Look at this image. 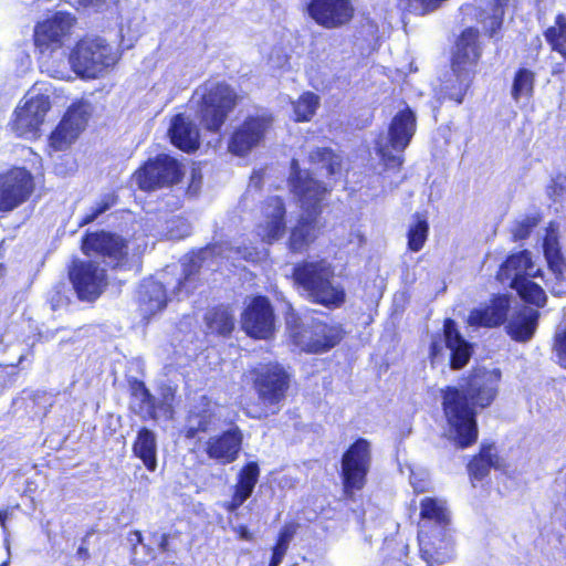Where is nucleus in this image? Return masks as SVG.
Segmentation results:
<instances>
[{
  "label": "nucleus",
  "instance_id": "1",
  "mask_svg": "<svg viewBox=\"0 0 566 566\" xmlns=\"http://www.w3.org/2000/svg\"><path fill=\"white\" fill-rule=\"evenodd\" d=\"M501 371L485 368L474 369L461 386L441 389V410L446 432L452 444L465 450L479 440L478 412L493 405L499 395Z\"/></svg>",
  "mask_w": 566,
  "mask_h": 566
},
{
  "label": "nucleus",
  "instance_id": "2",
  "mask_svg": "<svg viewBox=\"0 0 566 566\" xmlns=\"http://www.w3.org/2000/svg\"><path fill=\"white\" fill-rule=\"evenodd\" d=\"M291 280L313 304L335 310L346 302L344 286L335 282V268L325 259L296 262L292 269Z\"/></svg>",
  "mask_w": 566,
  "mask_h": 566
},
{
  "label": "nucleus",
  "instance_id": "3",
  "mask_svg": "<svg viewBox=\"0 0 566 566\" xmlns=\"http://www.w3.org/2000/svg\"><path fill=\"white\" fill-rule=\"evenodd\" d=\"M419 517L423 522L418 536L421 557L428 564L448 563L452 557V543L448 534L451 520L444 502L437 497H423Z\"/></svg>",
  "mask_w": 566,
  "mask_h": 566
},
{
  "label": "nucleus",
  "instance_id": "4",
  "mask_svg": "<svg viewBox=\"0 0 566 566\" xmlns=\"http://www.w3.org/2000/svg\"><path fill=\"white\" fill-rule=\"evenodd\" d=\"M284 321L287 342L301 353H327L345 337V331L339 323L312 318L305 324L292 304L286 305Z\"/></svg>",
  "mask_w": 566,
  "mask_h": 566
},
{
  "label": "nucleus",
  "instance_id": "5",
  "mask_svg": "<svg viewBox=\"0 0 566 566\" xmlns=\"http://www.w3.org/2000/svg\"><path fill=\"white\" fill-rule=\"evenodd\" d=\"M248 373L251 386L262 406L260 411L249 413V417L264 419L270 413H276L291 388L292 376L289 370L279 361H266L249 368Z\"/></svg>",
  "mask_w": 566,
  "mask_h": 566
},
{
  "label": "nucleus",
  "instance_id": "6",
  "mask_svg": "<svg viewBox=\"0 0 566 566\" xmlns=\"http://www.w3.org/2000/svg\"><path fill=\"white\" fill-rule=\"evenodd\" d=\"M197 101L196 117L209 134H219L241 102L237 90L226 81L205 82Z\"/></svg>",
  "mask_w": 566,
  "mask_h": 566
},
{
  "label": "nucleus",
  "instance_id": "7",
  "mask_svg": "<svg viewBox=\"0 0 566 566\" xmlns=\"http://www.w3.org/2000/svg\"><path fill=\"white\" fill-rule=\"evenodd\" d=\"M71 69L81 78H97L117 62L113 46L99 36L78 39L69 53Z\"/></svg>",
  "mask_w": 566,
  "mask_h": 566
},
{
  "label": "nucleus",
  "instance_id": "8",
  "mask_svg": "<svg viewBox=\"0 0 566 566\" xmlns=\"http://www.w3.org/2000/svg\"><path fill=\"white\" fill-rule=\"evenodd\" d=\"M371 446L365 438H357L340 458L342 495L354 501L357 492L365 489L371 467Z\"/></svg>",
  "mask_w": 566,
  "mask_h": 566
},
{
  "label": "nucleus",
  "instance_id": "9",
  "mask_svg": "<svg viewBox=\"0 0 566 566\" xmlns=\"http://www.w3.org/2000/svg\"><path fill=\"white\" fill-rule=\"evenodd\" d=\"M76 23L73 13L62 10L35 22L32 34L34 51L40 56L52 57L71 40Z\"/></svg>",
  "mask_w": 566,
  "mask_h": 566
},
{
  "label": "nucleus",
  "instance_id": "10",
  "mask_svg": "<svg viewBox=\"0 0 566 566\" xmlns=\"http://www.w3.org/2000/svg\"><path fill=\"white\" fill-rule=\"evenodd\" d=\"M182 164L168 154H157L146 159L133 174L132 180L144 192L170 188L182 181Z\"/></svg>",
  "mask_w": 566,
  "mask_h": 566
},
{
  "label": "nucleus",
  "instance_id": "11",
  "mask_svg": "<svg viewBox=\"0 0 566 566\" xmlns=\"http://www.w3.org/2000/svg\"><path fill=\"white\" fill-rule=\"evenodd\" d=\"M81 250L86 256L99 258L112 270L125 269L129 263V240L114 231H86Z\"/></svg>",
  "mask_w": 566,
  "mask_h": 566
},
{
  "label": "nucleus",
  "instance_id": "12",
  "mask_svg": "<svg viewBox=\"0 0 566 566\" xmlns=\"http://www.w3.org/2000/svg\"><path fill=\"white\" fill-rule=\"evenodd\" d=\"M274 125V115L269 112L248 114L231 130L227 149L238 157L248 156L264 144Z\"/></svg>",
  "mask_w": 566,
  "mask_h": 566
},
{
  "label": "nucleus",
  "instance_id": "13",
  "mask_svg": "<svg viewBox=\"0 0 566 566\" xmlns=\"http://www.w3.org/2000/svg\"><path fill=\"white\" fill-rule=\"evenodd\" d=\"M50 109L51 99L45 94L24 97L14 108L9 126L17 137L38 138Z\"/></svg>",
  "mask_w": 566,
  "mask_h": 566
},
{
  "label": "nucleus",
  "instance_id": "14",
  "mask_svg": "<svg viewBox=\"0 0 566 566\" xmlns=\"http://www.w3.org/2000/svg\"><path fill=\"white\" fill-rule=\"evenodd\" d=\"M274 307L265 295H254L240 315L241 329L247 336L258 340H269L276 332Z\"/></svg>",
  "mask_w": 566,
  "mask_h": 566
},
{
  "label": "nucleus",
  "instance_id": "15",
  "mask_svg": "<svg viewBox=\"0 0 566 566\" xmlns=\"http://www.w3.org/2000/svg\"><path fill=\"white\" fill-rule=\"evenodd\" d=\"M91 116V105L83 99L74 101L50 133L48 143L52 150L63 151L85 130Z\"/></svg>",
  "mask_w": 566,
  "mask_h": 566
},
{
  "label": "nucleus",
  "instance_id": "16",
  "mask_svg": "<svg viewBox=\"0 0 566 566\" xmlns=\"http://www.w3.org/2000/svg\"><path fill=\"white\" fill-rule=\"evenodd\" d=\"M482 56L480 31L476 28L468 27L455 38L450 67L455 77L473 80Z\"/></svg>",
  "mask_w": 566,
  "mask_h": 566
},
{
  "label": "nucleus",
  "instance_id": "17",
  "mask_svg": "<svg viewBox=\"0 0 566 566\" xmlns=\"http://www.w3.org/2000/svg\"><path fill=\"white\" fill-rule=\"evenodd\" d=\"M69 279L76 297L82 302H95L108 285L106 269L93 260H77L69 269Z\"/></svg>",
  "mask_w": 566,
  "mask_h": 566
},
{
  "label": "nucleus",
  "instance_id": "18",
  "mask_svg": "<svg viewBox=\"0 0 566 566\" xmlns=\"http://www.w3.org/2000/svg\"><path fill=\"white\" fill-rule=\"evenodd\" d=\"M35 190V178L25 167L0 172V212H10L27 202Z\"/></svg>",
  "mask_w": 566,
  "mask_h": 566
},
{
  "label": "nucleus",
  "instance_id": "19",
  "mask_svg": "<svg viewBox=\"0 0 566 566\" xmlns=\"http://www.w3.org/2000/svg\"><path fill=\"white\" fill-rule=\"evenodd\" d=\"M292 171L289 177L291 191L298 198L303 205V213L321 216L323 212V201L329 192L324 182L315 179L308 171L298 168L295 159L291 163Z\"/></svg>",
  "mask_w": 566,
  "mask_h": 566
},
{
  "label": "nucleus",
  "instance_id": "20",
  "mask_svg": "<svg viewBox=\"0 0 566 566\" xmlns=\"http://www.w3.org/2000/svg\"><path fill=\"white\" fill-rule=\"evenodd\" d=\"M305 11L317 25L326 30L348 25L356 13L352 0H310Z\"/></svg>",
  "mask_w": 566,
  "mask_h": 566
},
{
  "label": "nucleus",
  "instance_id": "21",
  "mask_svg": "<svg viewBox=\"0 0 566 566\" xmlns=\"http://www.w3.org/2000/svg\"><path fill=\"white\" fill-rule=\"evenodd\" d=\"M243 443V430L231 421L227 429L208 438L203 451L209 460L221 465H228L239 459Z\"/></svg>",
  "mask_w": 566,
  "mask_h": 566
},
{
  "label": "nucleus",
  "instance_id": "22",
  "mask_svg": "<svg viewBox=\"0 0 566 566\" xmlns=\"http://www.w3.org/2000/svg\"><path fill=\"white\" fill-rule=\"evenodd\" d=\"M261 221L256 224L261 242L272 245L286 232V205L282 197H266L260 207Z\"/></svg>",
  "mask_w": 566,
  "mask_h": 566
},
{
  "label": "nucleus",
  "instance_id": "23",
  "mask_svg": "<svg viewBox=\"0 0 566 566\" xmlns=\"http://www.w3.org/2000/svg\"><path fill=\"white\" fill-rule=\"evenodd\" d=\"M511 311V296L505 293L492 294L488 303L473 308L468 323L473 327L495 328L506 323Z\"/></svg>",
  "mask_w": 566,
  "mask_h": 566
},
{
  "label": "nucleus",
  "instance_id": "24",
  "mask_svg": "<svg viewBox=\"0 0 566 566\" xmlns=\"http://www.w3.org/2000/svg\"><path fill=\"white\" fill-rule=\"evenodd\" d=\"M321 216L301 213L289 230L286 249L292 254H302L317 241L322 233Z\"/></svg>",
  "mask_w": 566,
  "mask_h": 566
},
{
  "label": "nucleus",
  "instance_id": "25",
  "mask_svg": "<svg viewBox=\"0 0 566 566\" xmlns=\"http://www.w3.org/2000/svg\"><path fill=\"white\" fill-rule=\"evenodd\" d=\"M203 400L206 401L193 406L186 413L185 423L179 432L186 441H201V436L209 433L216 427V411L207 397H203Z\"/></svg>",
  "mask_w": 566,
  "mask_h": 566
},
{
  "label": "nucleus",
  "instance_id": "26",
  "mask_svg": "<svg viewBox=\"0 0 566 566\" xmlns=\"http://www.w3.org/2000/svg\"><path fill=\"white\" fill-rule=\"evenodd\" d=\"M261 474L256 461L245 462L239 470L235 483L232 486L231 495L222 505L224 511L233 513L238 511L253 494Z\"/></svg>",
  "mask_w": 566,
  "mask_h": 566
},
{
  "label": "nucleus",
  "instance_id": "27",
  "mask_svg": "<svg viewBox=\"0 0 566 566\" xmlns=\"http://www.w3.org/2000/svg\"><path fill=\"white\" fill-rule=\"evenodd\" d=\"M532 254L528 250L510 254L500 265L496 272V279L501 282L510 281L514 284L515 280L543 276L541 270H533Z\"/></svg>",
  "mask_w": 566,
  "mask_h": 566
},
{
  "label": "nucleus",
  "instance_id": "28",
  "mask_svg": "<svg viewBox=\"0 0 566 566\" xmlns=\"http://www.w3.org/2000/svg\"><path fill=\"white\" fill-rule=\"evenodd\" d=\"M170 143L179 150L191 154L200 147V134L196 125L182 113L176 114L169 127Z\"/></svg>",
  "mask_w": 566,
  "mask_h": 566
},
{
  "label": "nucleus",
  "instance_id": "29",
  "mask_svg": "<svg viewBox=\"0 0 566 566\" xmlns=\"http://www.w3.org/2000/svg\"><path fill=\"white\" fill-rule=\"evenodd\" d=\"M539 312L528 306L516 310L505 326L506 334L515 342L531 340L537 329Z\"/></svg>",
  "mask_w": 566,
  "mask_h": 566
},
{
  "label": "nucleus",
  "instance_id": "30",
  "mask_svg": "<svg viewBox=\"0 0 566 566\" xmlns=\"http://www.w3.org/2000/svg\"><path fill=\"white\" fill-rule=\"evenodd\" d=\"M417 128V119L413 111L406 106L391 119L388 127L390 145L403 150L411 142Z\"/></svg>",
  "mask_w": 566,
  "mask_h": 566
},
{
  "label": "nucleus",
  "instance_id": "31",
  "mask_svg": "<svg viewBox=\"0 0 566 566\" xmlns=\"http://www.w3.org/2000/svg\"><path fill=\"white\" fill-rule=\"evenodd\" d=\"M543 250L547 266L556 281V286H553V293L557 295L564 294L566 292V260L560 251L557 237L546 235Z\"/></svg>",
  "mask_w": 566,
  "mask_h": 566
},
{
  "label": "nucleus",
  "instance_id": "32",
  "mask_svg": "<svg viewBox=\"0 0 566 566\" xmlns=\"http://www.w3.org/2000/svg\"><path fill=\"white\" fill-rule=\"evenodd\" d=\"M210 334L229 337L235 328L237 319L230 304H217L207 310L203 316Z\"/></svg>",
  "mask_w": 566,
  "mask_h": 566
},
{
  "label": "nucleus",
  "instance_id": "33",
  "mask_svg": "<svg viewBox=\"0 0 566 566\" xmlns=\"http://www.w3.org/2000/svg\"><path fill=\"white\" fill-rule=\"evenodd\" d=\"M133 454L138 458L149 472L157 469L156 434L147 427H142L132 446Z\"/></svg>",
  "mask_w": 566,
  "mask_h": 566
},
{
  "label": "nucleus",
  "instance_id": "34",
  "mask_svg": "<svg viewBox=\"0 0 566 566\" xmlns=\"http://www.w3.org/2000/svg\"><path fill=\"white\" fill-rule=\"evenodd\" d=\"M494 450L493 443H482L480 446L479 452L468 463V472L471 479L482 481L490 474L491 469L501 468V458Z\"/></svg>",
  "mask_w": 566,
  "mask_h": 566
},
{
  "label": "nucleus",
  "instance_id": "35",
  "mask_svg": "<svg viewBox=\"0 0 566 566\" xmlns=\"http://www.w3.org/2000/svg\"><path fill=\"white\" fill-rule=\"evenodd\" d=\"M300 527L301 524L296 521H287L281 526L271 547V557L268 566L281 565L289 551L290 543L294 539Z\"/></svg>",
  "mask_w": 566,
  "mask_h": 566
},
{
  "label": "nucleus",
  "instance_id": "36",
  "mask_svg": "<svg viewBox=\"0 0 566 566\" xmlns=\"http://www.w3.org/2000/svg\"><path fill=\"white\" fill-rule=\"evenodd\" d=\"M138 302L143 319L146 322L167 306L165 291L157 284L140 291Z\"/></svg>",
  "mask_w": 566,
  "mask_h": 566
},
{
  "label": "nucleus",
  "instance_id": "37",
  "mask_svg": "<svg viewBox=\"0 0 566 566\" xmlns=\"http://www.w3.org/2000/svg\"><path fill=\"white\" fill-rule=\"evenodd\" d=\"M536 73L525 66L516 69L511 86V97L518 102L521 98L530 99L534 96Z\"/></svg>",
  "mask_w": 566,
  "mask_h": 566
},
{
  "label": "nucleus",
  "instance_id": "38",
  "mask_svg": "<svg viewBox=\"0 0 566 566\" xmlns=\"http://www.w3.org/2000/svg\"><path fill=\"white\" fill-rule=\"evenodd\" d=\"M543 35L551 51L558 53L566 62V14L557 13L554 24L546 28Z\"/></svg>",
  "mask_w": 566,
  "mask_h": 566
},
{
  "label": "nucleus",
  "instance_id": "39",
  "mask_svg": "<svg viewBox=\"0 0 566 566\" xmlns=\"http://www.w3.org/2000/svg\"><path fill=\"white\" fill-rule=\"evenodd\" d=\"M516 291L520 298L526 304L542 308L546 305L547 296L541 285L533 282L531 277L515 280L514 284H509Z\"/></svg>",
  "mask_w": 566,
  "mask_h": 566
},
{
  "label": "nucleus",
  "instance_id": "40",
  "mask_svg": "<svg viewBox=\"0 0 566 566\" xmlns=\"http://www.w3.org/2000/svg\"><path fill=\"white\" fill-rule=\"evenodd\" d=\"M413 223L409 227L407 232V247L411 252H419L426 244L429 235V222L427 217L421 213L413 214Z\"/></svg>",
  "mask_w": 566,
  "mask_h": 566
},
{
  "label": "nucleus",
  "instance_id": "41",
  "mask_svg": "<svg viewBox=\"0 0 566 566\" xmlns=\"http://www.w3.org/2000/svg\"><path fill=\"white\" fill-rule=\"evenodd\" d=\"M319 107V97L310 91L302 93L293 103V119L296 123L310 122Z\"/></svg>",
  "mask_w": 566,
  "mask_h": 566
},
{
  "label": "nucleus",
  "instance_id": "42",
  "mask_svg": "<svg viewBox=\"0 0 566 566\" xmlns=\"http://www.w3.org/2000/svg\"><path fill=\"white\" fill-rule=\"evenodd\" d=\"M118 202L116 191L103 193L99 199L88 209V211L78 221V227L93 223L99 216L111 210Z\"/></svg>",
  "mask_w": 566,
  "mask_h": 566
},
{
  "label": "nucleus",
  "instance_id": "43",
  "mask_svg": "<svg viewBox=\"0 0 566 566\" xmlns=\"http://www.w3.org/2000/svg\"><path fill=\"white\" fill-rule=\"evenodd\" d=\"M128 389L133 397L139 398L140 407H146L148 417L157 419L156 398L151 395L145 382L138 378H130L128 380Z\"/></svg>",
  "mask_w": 566,
  "mask_h": 566
},
{
  "label": "nucleus",
  "instance_id": "44",
  "mask_svg": "<svg viewBox=\"0 0 566 566\" xmlns=\"http://www.w3.org/2000/svg\"><path fill=\"white\" fill-rule=\"evenodd\" d=\"M310 160L314 164H321L328 175H335L342 167L340 157L329 147H317L311 155Z\"/></svg>",
  "mask_w": 566,
  "mask_h": 566
},
{
  "label": "nucleus",
  "instance_id": "45",
  "mask_svg": "<svg viewBox=\"0 0 566 566\" xmlns=\"http://www.w3.org/2000/svg\"><path fill=\"white\" fill-rule=\"evenodd\" d=\"M200 269L201 264L193 259L189 260L186 264H184L181 276L178 279L175 290L178 293H189L193 289H196L199 281Z\"/></svg>",
  "mask_w": 566,
  "mask_h": 566
},
{
  "label": "nucleus",
  "instance_id": "46",
  "mask_svg": "<svg viewBox=\"0 0 566 566\" xmlns=\"http://www.w3.org/2000/svg\"><path fill=\"white\" fill-rule=\"evenodd\" d=\"M448 348L450 349L449 366L452 370H460L464 368L473 355V345L469 340L455 344Z\"/></svg>",
  "mask_w": 566,
  "mask_h": 566
},
{
  "label": "nucleus",
  "instance_id": "47",
  "mask_svg": "<svg viewBox=\"0 0 566 566\" xmlns=\"http://www.w3.org/2000/svg\"><path fill=\"white\" fill-rule=\"evenodd\" d=\"M24 359L25 356L21 355L15 364H0V395L15 384L19 376L18 367Z\"/></svg>",
  "mask_w": 566,
  "mask_h": 566
},
{
  "label": "nucleus",
  "instance_id": "48",
  "mask_svg": "<svg viewBox=\"0 0 566 566\" xmlns=\"http://www.w3.org/2000/svg\"><path fill=\"white\" fill-rule=\"evenodd\" d=\"M541 217L538 214L525 216L522 220L514 223L512 229V238L514 241H522L527 239L533 229L539 223Z\"/></svg>",
  "mask_w": 566,
  "mask_h": 566
},
{
  "label": "nucleus",
  "instance_id": "49",
  "mask_svg": "<svg viewBox=\"0 0 566 566\" xmlns=\"http://www.w3.org/2000/svg\"><path fill=\"white\" fill-rule=\"evenodd\" d=\"M471 83L472 80L455 77V83L446 85L444 98L454 102L457 105L462 104Z\"/></svg>",
  "mask_w": 566,
  "mask_h": 566
},
{
  "label": "nucleus",
  "instance_id": "50",
  "mask_svg": "<svg viewBox=\"0 0 566 566\" xmlns=\"http://www.w3.org/2000/svg\"><path fill=\"white\" fill-rule=\"evenodd\" d=\"M510 0H493L491 4V24L486 31L488 35L492 38L503 24L505 7Z\"/></svg>",
  "mask_w": 566,
  "mask_h": 566
},
{
  "label": "nucleus",
  "instance_id": "51",
  "mask_svg": "<svg viewBox=\"0 0 566 566\" xmlns=\"http://www.w3.org/2000/svg\"><path fill=\"white\" fill-rule=\"evenodd\" d=\"M48 302L52 311H57L70 304L69 290L62 282L52 286Z\"/></svg>",
  "mask_w": 566,
  "mask_h": 566
},
{
  "label": "nucleus",
  "instance_id": "52",
  "mask_svg": "<svg viewBox=\"0 0 566 566\" xmlns=\"http://www.w3.org/2000/svg\"><path fill=\"white\" fill-rule=\"evenodd\" d=\"M442 335L447 348L467 340L461 334L457 322L451 317L443 319Z\"/></svg>",
  "mask_w": 566,
  "mask_h": 566
},
{
  "label": "nucleus",
  "instance_id": "53",
  "mask_svg": "<svg viewBox=\"0 0 566 566\" xmlns=\"http://www.w3.org/2000/svg\"><path fill=\"white\" fill-rule=\"evenodd\" d=\"M553 352L557 358V364L566 369V328L554 335Z\"/></svg>",
  "mask_w": 566,
  "mask_h": 566
},
{
  "label": "nucleus",
  "instance_id": "54",
  "mask_svg": "<svg viewBox=\"0 0 566 566\" xmlns=\"http://www.w3.org/2000/svg\"><path fill=\"white\" fill-rule=\"evenodd\" d=\"M547 196L553 200L566 195V175L557 174L553 177L546 188Z\"/></svg>",
  "mask_w": 566,
  "mask_h": 566
},
{
  "label": "nucleus",
  "instance_id": "55",
  "mask_svg": "<svg viewBox=\"0 0 566 566\" xmlns=\"http://www.w3.org/2000/svg\"><path fill=\"white\" fill-rule=\"evenodd\" d=\"M443 346L440 334H434L429 345L428 358L431 364H434L438 358L442 355Z\"/></svg>",
  "mask_w": 566,
  "mask_h": 566
},
{
  "label": "nucleus",
  "instance_id": "56",
  "mask_svg": "<svg viewBox=\"0 0 566 566\" xmlns=\"http://www.w3.org/2000/svg\"><path fill=\"white\" fill-rule=\"evenodd\" d=\"M77 2L83 8H93L96 11H101L108 6L117 7L119 0H77Z\"/></svg>",
  "mask_w": 566,
  "mask_h": 566
},
{
  "label": "nucleus",
  "instance_id": "57",
  "mask_svg": "<svg viewBox=\"0 0 566 566\" xmlns=\"http://www.w3.org/2000/svg\"><path fill=\"white\" fill-rule=\"evenodd\" d=\"M233 532L235 533L237 539L249 543L254 542L255 539L254 533L244 524H240L233 527Z\"/></svg>",
  "mask_w": 566,
  "mask_h": 566
},
{
  "label": "nucleus",
  "instance_id": "58",
  "mask_svg": "<svg viewBox=\"0 0 566 566\" xmlns=\"http://www.w3.org/2000/svg\"><path fill=\"white\" fill-rule=\"evenodd\" d=\"M128 541L132 545V551L135 553L137 546L143 544L144 537L140 531L135 530L128 533Z\"/></svg>",
  "mask_w": 566,
  "mask_h": 566
},
{
  "label": "nucleus",
  "instance_id": "59",
  "mask_svg": "<svg viewBox=\"0 0 566 566\" xmlns=\"http://www.w3.org/2000/svg\"><path fill=\"white\" fill-rule=\"evenodd\" d=\"M86 541H87V535L83 538V545L78 546V548L76 549V555L78 558L83 559V560H87L90 558V551H88V547L86 545Z\"/></svg>",
  "mask_w": 566,
  "mask_h": 566
},
{
  "label": "nucleus",
  "instance_id": "60",
  "mask_svg": "<svg viewBox=\"0 0 566 566\" xmlns=\"http://www.w3.org/2000/svg\"><path fill=\"white\" fill-rule=\"evenodd\" d=\"M158 546L163 553H166L169 551V534L164 533L160 535Z\"/></svg>",
  "mask_w": 566,
  "mask_h": 566
},
{
  "label": "nucleus",
  "instance_id": "61",
  "mask_svg": "<svg viewBox=\"0 0 566 566\" xmlns=\"http://www.w3.org/2000/svg\"><path fill=\"white\" fill-rule=\"evenodd\" d=\"M564 72H565L564 63H556L552 69L553 76L562 75V74H564Z\"/></svg>",
  "mask_w": 566,
  "mask_h": 566
},
{
  "label": "nucleus",
  "instance_id": "62",
  "mask_svg": "<svg viewBox=\"0 0 566 566\" xmlns=\"http://www.w3.org/2000/svg\"><path fill=\"white\" fill-rule=\"evenodd\" d=\"M9 513L7 510H0V525L3 530L7 527V520H8Z\"/></svg>",
  "mask_w": 566,
  "mask_h": 566
},
{
  "label": "nucleus",
  "instance_id": "63",
  "mask_svg": "<svg viewBox=\"0 0 566 566\" xmlns=\"http://www.w3.org/2000/svg\"><path fill=\"white\" fill-rule=\"evenodd\" d=\"M387 164H388V165H395V166H397V167H400V166H401V164H402V158H400V157H396V156H390V157H388V159H387Z\"/></svg>",
  "mask_w": 566,
  "mask_h": 566
},
{
  "label": "nucleus",
  "instance_id": "64",
  "mask_svg": "<svg viewBox=\"0 0 566 566\" xmlns=\"http://www.w3.org/2000/svg\"><path fill=\"white\" fill-rule=\"evenodd\" d=\"M427 490H428V489H427L424 485H422V484H419V485H418V484H413V491H415V493H417V494L423 493V492H426Z\"/></svg>",
  "mask_w": 566,
  "mask_h": 566
}]
</instances>
